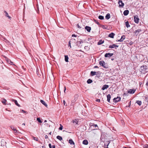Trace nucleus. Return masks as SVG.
<instances>
[{
  "instance_id": "nucleus-1",
  "label": "nucleus",
  "mask_w": 148,
  "mask_h": 148,
  "mask_svg": "<svg viewBox=\"0 0 148 148\" xmlns=\"http://www.w3.org/2000/svg\"><path fill=\"white\" fill-rule=\"evenodd\" d=\"M99 64L104 68L107 69L108 68V65L107 63H106L103 61H101L99 62Z\"/></svg>"
},
{
  "instance_id": "nucleus-2",
  "label": "nucleus",
  "mask_w": 148,
  "mask_h": 148,
  "mask_svg": "<svg viewBox=\"0 0 148 148\" xmlns=\"http://www.w3.org/2000/svg\"><path fill=\"white\" fill-rule=\"evenodd\" d=\"M121 98L120 97H117L116 98H114L113 99V101L115 103H117L121 100Z\"/></svg>"
},
{
  "instance_id": "nucleus-3",
  "label": "nucleus",
  "mask_w": 148,
  "mask_h": 148,
  "mask_svg": "<svg viewBox=\"0 0 148 148\" xmlns=\"http://www.w3.org/2000/svg\"><path fill=\"white\" fill-rule=\"evenodd\" d=\"M11 129L14 131V133L16 134L20 133V132L16 129H15L14 127L13 126H11Z\"/></svg>"
},
{
  "instance_id": "nucleus-4",
  "label": "nucleus",
  "mask_w": 148,
  "mask_h": 148,
  "mask_svg": "<svg viewBox=\"0 0 148 148\" xmlns=\"http://www.w3.org/2000/svg\"><path fill=\"white\" fill-rule=\"evenodd\" d=\"M141 69L142 71L143 72H147V66H143L141 67Z\"/></svg>"
},
{
  "instance_id": "nucleus-5",
  "label": "nucleus",
  "mask_w": 148,
  "mask_h": 148,
  "mask_svg": "<svg viewBox=\"0 0 148 148\" xmlns=\"http://www.w3.org/2000/svg\"><path fill=\"white\" fill-rule=\"evenodd\" d=\"M139 20V19L137 15H136L134 16V21L135 23H138Z\"/></svg>"
},
{
  "instance_id": "nucleus-6",
  "label": "nucleus",
  "mask_w": 148,
  "mask_h": 148,
  "mask_svg": "<svg viewBox=\"0 0 148 148\" xmlns=\"http://www.w3.org/2000/svg\"><path fill=\"white\" fill-rule=\"evenodd\" d=\"M119 4V6L121 7H123L124 6V4L122 2V1L120 0H119L118 2Z\"/></svg>"
},
{
  "instance_id": "nucleus-7",
  "label": "nucleus",
  "mask_w": 148,
  "mask_h": 148,
  "mask_svg": "<svg viewBox=\"0 0 148 148\" xmlns=\"http://www.w3.org/2000/svg\"><path fill=\"white\" fill-rule=\"evenodd\" d=\"M113 55V53H106L104 55V56L106 58L110 57L112 56Z\"/></svg>"
},
{
  "instance_id": "nucleus-8",
  "label": "nucleus",
  "mask_w": 148,
  "mask_h": 148,
  "mask_svg": "<svg viewBox=\"0 0 148 148\" xmlns=\"http://www.w3.org/2000/svg\"><path fill=\"white\" fill-rule=\"evenodd\" d=\"M141 31V30L140 29H138L136 30L134 32L135 35H136V36H137Z\"/></svg>"
},
{
  "instance_id": "nucleus-9",
  "label": "nucleus",
  "mask_w": 148,
  "mask_h": 148,
  "mask_svg": "<svg viewBox=\"0 0 148 148\" xmlns=\"http://www.w3.org/2000/svg\"><path fill=\"white\" fill-rule=\"evenodd\" d=\"M136 91V90H134V89H130L127 90V93L132 94L134 93Z\"/></svg>"
},
{
  "instance_id": "nucleus-10",
  "label": "nucleus",
  "mask_w": 148,
  "mask_h": 148,
  "mask_svg": "<svg viewBox=\"0 0 148 148\" xmlns=\"http://www.w3.org/2000/svg\"><path fill=\"white\" fill-rule=\"evenodd\" d=\"M99 71H98L97 72L95 71H92L90 72V74L91 76H94L97 75V73H99Z\"/></svg>"
},
{
  "instance_id": "nucleus-11",
  "label": "nucleus",
  "mask_w": 148,
  "mask_h": 148,
  "mask_svg": "<svg viewBox=\"0 0 148 148\" xmlns=\"http://www.w3.org/2000/svg\"><path fill=\"white\" fill-rule=\"evenodd\" d=\"M85 28L88 32H90L91 30V27L89 26H86L85 27Z\"/></svg>"
},
{
  "instance_id": "nucleus-12",
  "label": "nucleus",
  "mask_w": 148,
  "mask_h": 148,
  "mask_svg": "<svg viewBox=\"0 0 148 148\" xmlns=\"http://www.w3.org/2000/svg\"><path fill=\"white\" fill-rule=\"evenodd\" d=\"M109 87V86L107 85H104L103 87H102L101 89L103 90H105L106 89H107Z\"/></svg>"
},
{
  "instance_id": "nucleus-13",
  "label": "nucleus",
  "mask_w": 148,
  "mask_h": 148,
  "mask_svg": "<svg viewBox=\"0 0 148 148\" xmlns=\"http://www.w3.org/2000/svg\"><path fill=\"white\" fill-rule=\"evenodd\" d=\"M125 38V36L123 35L121 36V38L119 40H118V41L119 42H122V41H123V40Z\"/></svg>"
},
{
  "instance_id": "nucleus-14",
  "label": "nucleus",
  "mask_w": 148,
  "mask_h": 148,
  "mask_svg": "<svg viewBox=\"0 0 148 148\" xmlns=\"http://www.w3.org/2000/svg\"><path fill=\"white\" fill-rule=\"evenodd\" d=\"M12 101H13L14 102V103H15V104L16 105H17V106H18V107L20 106V105L18 103L17 101L16 100H15V99H12Z\"/></svg>"
},
{
  "instance_id": "nucleus-15",
  "label": "nucleus",
  "mask_w": 148,
  "mask_h": 148,
  "mask_svg": "<svg viewBox=\"0 0 148 148\" xmlns=\"http://www.w3.org/2000/svg\"><path fill=\"white\" fill-rule=\"evenodd\" d=\"M129 13V11L128 10H125L124 11L123 14L125 16L127 15Z\"/></svg>"
},
{
  "instance_id": "nucleus-16",
  "label": "nucleus",
  "mask_w": 148,
  "mask_h": 148,
  "mask_svg": "<svg viewBox=\"0 0 148 148\" xmlns=\"http://www.w3.org/2000/svg\"><path fill=\"white\" fill-rule=\"evenodd\" d=\"M40 101L41 103L43 105H44L46 107H47V105L46 104V103L45 102V101H44L43 100H41Z\"/></svg>"
},
{
  "instance_id": "nucleus-17",
  "label": "nucleus",
  "mask_w": 148,
  "mask_h": 148,
  "mask_svg": "<svg viewBox=\"0 0 148 148\" xmlns=\"http://www.w3.org/2000/svg\"><path fill=\"white\" fill-rule=\"evenodd\" d=\"M110 14L109 13H108L105 16V18L106 19L108 20L110 18Z\"/></svg>"
},
{
  "instance_id": "nucleus-18",
  "label": "nucleus",
  "mask_w": 148,
  "mask_h": 148,
  "mask_svg": "<svg viewBox=\"0 0 148 148\" xmlns=\"http://www.w3.org/2000/svg\"><path fill=\"white\" fill-rule=\"evenodd\" d=\"M114 34L113 33H111L109 34V37L112 38H113L114 36Z\"/></svg>"
},
{
  "instance_id": "nucleus-19",
  "label": "nucleus",
  "mask_w": 148,
  "mask_h": 148,
  "mask_svg": "<svg viewBox=\"0 0 148 148\" xmlns=\"http://www.w3.org/2000/svg\"><path fill=\"white\" fill-rule=\"evenodd\" d=\"M82 143L85 145H87L88 144V142L87 140H84L83 141Z\"/></svg>"
},
{
  "instance_id": "nucleus-20",
  "label": "nucleus",
  "mask_w": 148,
  "mask_h": 148,
  "mask_svg": "<svg viewBox=\"0 0 148 148\" xmlns=\"http://www.w3.org/2000/svg\"><path fill=\"white\" fill-rule=\"evenodd\" d=\"M107 101L109 102H110V100L111 98V96L110 94H108L107 95Z\"/></svg>"
},
{
  "instance_id": "nucleus-21",
  "label": "nucleus",
  "mask_w": 148,
  "mask_h": 148,
  "mask_svg": "<svg viewBox=\"0 0 148 148\" xmlns=\"http://www.w3.org/2000/svg\"><path fill=\"white\" fill-rule=\"evenodd\" d=\"M6 61L9 64H12L13 63L9 59L7 58L6 59Z\"/></svg>"
},
{
  "instance_id": "nucleus-22",
  "label": "nucleus",
  "mask_w": 148,
  "mask_h": 148,
  "mask_svg": "<svg viewBox=\"0 0 148 148\" xmlns=\"http://www.w3.org/2000/svg\"><path fill=\"white\" fill-rule=\"evenodd\" d=\"M69 143L71 145L74 144V143L72 139H69Z\"/></svg>"
},
{
  "instance_id": "nucleus-23",
  "label": "nucleus",
  "mask_w": 148,
  "mask_h": 148,
  "mask_svg": "<svg viewBox=\"0 0 148 148\" xmlns=\"http://www.w3.org/2000/svg\"><path fill=\"white\" fill-rule=\"evenodd\" d=\"M104 42V41H103L102 40H100L97 43L98 45H100L103 44Z\"/></svg>"
},
{
  "instance_id": "nucleus-24",
  "label": "nucleus",
  "mask_w": 148,
  "mask_h": 148,
  "mask_svg": "<svg viewBox=\"0 0 148 148\" xmlns=\"http://www.w3.org/2000/svg\"><path fill=\"white\" fill-rule=\"evenodd\" d=\"M125 24L127 28H128L130 27V25H129V22L128 21L125 22Z\"/></svg>"
},
{
  "instance_id": "nucleus-25",
  "label": "nucleus",
  "mask_w": 148,
  "mask_h": 148,
  "mask_svg": "<svg viewBox=\"0 0 148 148\" xmlns=\"http://www.w3.org/2000/svg\"><path fill=\"white\" fill-rule=\"evenodd\" d=\"M68 59H69V58L67 55H65V61L67 62H68Z\"/></svg>"
},
{
  "instance_id": "nucleus-26",
  "label": "nucleus",
  "mask_w": 148,
  "mask_h": 148,
  "mask_svg": "<svg viewBox=\"0 0 148 148\" xmlns=\"http://www.w3.org/2000/svg\"><path fill=\"white\" fill-rule=\"evenodd\" d=\"M4 13L5 14V16H7V17H8L10 19L11 17L10 16L8 15V13L6 12V11H4Z\"/></svg>"
},
{
  "instance_id": "nucleus-27",
  "label": "nucleus",
  "mask_w": 148,
  "mask_h": 148,
  "mask_svg": "<svg viewBox=\"0 0 148 148\" xmlns=\"http://www.w3.org/2000/svg\"><path fill=\"white\" fill-rule=\"evenodd\" d=\"M92 82V81L90 79H88L87 81V82L88 84H90Z\"/></svg>"
},
{
  "instance_id": "nucleus-28",
  "label": "nucleus",
  "mask_w": 148,
  "mask_h": 148,
  "mask_svg": "<svg viewBox=\"0 0 148 148\" xmlns=\"http://www.w3.org/2000/svg\"><path fill=\"white\" fill-rule=\"evenodd\" d=\"M56 138L57 139H58L59 140H61L62 139V138L59 136H57Z\"/></svg>"
},
{
  "instance_id": "nucleus-29",
  "label": "nucleus",
  "mask_w": 148,
  "mask_h": 148,
  "mask_svg": "<svg viewBox=\"0 0 148 148\" xmlns=\"http://www.w3.org/2000/svg\"><path fill=\"white\" fill-rule=\"evenodd\" d=\"M136 103L139 106L141 105L142 104L141 101H137Z\"/></svg>"
},
{
  "instance_id": "nucleus-30",
  "label": "nucleus",
  "mask_w": 148,
  "mask_h": 148,
  "mask_svg": "<svg viewBox=\"0 0 148 148\" xmlns=\"http://www.w3.org/2000/svg\"><path fill=\"white\" fill-rule=\"evenodd\" d=\"M98 18L100 20H103L104 19V17L102 16L99 15V16Z\"/></svg>"
},
{
  "instance_id": "nucleus-31",
  "label": "nucleus",
  "mask_w": 148,
  "mask_h": 148,
  "mask_svg": "<svg viewBox=\"0 0 148 148\" xmlns=\"http://www.w3.org/2000/svg\"><path fill=\"white\" fill-rule=\"evenodd\" d=\"M37 120L38 122L39 123H41L42 122L40 118H37Z\"/></svg>"
},
{
  "instance_id": "nucleus-32",
  "label": "nucleus",
  "mask_w": 148,
  "mask_h": 148,
  "mask_svg": "<svg viewBox=\"0 0 148 148\" xmlns=\"http://www.w3.org/2000/svg\"><path fill=\"white\" fill-rule=\"evenodd\" d=\"M6 102V100L4 99H3V100L2 101V102L3 103V104H5V103Z\"/></svg>"
},
{
  "instance_id": "nucleus-33",
  "label": "nucleus",
  "mask_w": 148,
  "mask_h": 148,
  "mask_svg": "<svg viewBox=\"0 0 148 148\" xmlns=\"http://www.w3.org/2000/svg\"><path fill=\"white\" fill-rule=\"evenodd\" d=\"M143 147L145 148H148V144H146L144 145Z\"/></svg>"
},
{
  "instance_id": "nucleus-34",
  "label": "nucleus",
  "mask_w": 148,
  "mask_h": 148,
  "mask_svg": "<svg viewBox=\"0 0 148 148\" xmlns=\"http://www.w3.org/2000/svg\"><path fill=\"white\" fill-rule=\"evenodd\" d=\"M60 127L59 128V129L60 130H62L63 129V126L61 124H60Z\"/></svg>"
},
{
  "instance_id": "nucleus-35",
  "label": "nucleus",
  "mask_w": 148,
  "mask_h": 148,
  "mask_svg": "<svg viewBox=\"0 0 148 148\" xmlns=\"http://www.w3.org/2000/svg\"><path fill=\"white\" fill-rule=\"evenodd\" d=\"M77 42H78V43H78V44H79V45H80L82 43H83L82 40H80V41H78Z\"/></svg>"
},
{
  "instance_id": "nucleus-36",
  "label": "nucleus",
  "mask_w": 148,
  "mask_h": 148,
  "mask_svg": "<svg viewBox=\"0 0 148 148\" xmlns=\"http://www.w3.org/2000/svg\"><path fill=\"white\" fill-rule=\"evenodd\" d=\"M114 46L113 45H110L109 46V48H114Z\"/></svg>"
},
{
  "instance_id": "nucleus-37",
  "label": "nucleus",
  "mask_w": 148,
  "mask_h": 148,
  "mask_svg": "<svg viewBox=\"0 0 148 148\" xmlns=\"http://www.w3.org/2000/svg\"><path fill=\"white\" fill-rule=\"evenodd\" d=\"M128 93L127 92V93H123V96H128Z\"/></svg>"
},
{
  "instance_id": "nucleus-38",
  "label": "nucleus",
  "mask_w": 148,
  "mask_h": 148,
  "mask_svg": "<svg viewBox=\"0 0 148 148\" xmlns=\"http://www.w3.org/2000/svg\"><path fill=\"white\" fill-rule=\"evenodd\" d=\"M145 101L148 102V97H145Z\"/></svg>"
},
{
  "instance_id": "nucleus-39",
  "label": "nucleus",
  "mask_w": 148,
  "mask_h": 148,
  "mask_svg": "<svg viewBox=\"0 0 148 148\" xmlns=\"http://www.w3.org/2000/svg\"><path fill=\"white\" fill-rule=\"evenodd\" d=\"M109 143H110V142H109L108 143H105L104 144V146H105V147L106 146H108V145Z\"/></svg>"
},
{
  "instance_id": "nucleus-40",
  "label": "nucleus",
  "mask_w": 148,
  "mask_h": 148,
  "mask_svg": "<svg viewBox=\"0 0 148 148\" xmlns=\"http://www.w3.org/2000/svg\"><path fill=\"white\" fill-rule=\"evenodd\" d=\"M95 23L96 24H98V25H100L99 22H98L97 21H96L95 20Z\"/></svg>"
},
{
  "instance_id": "nucleus-41",
  "label": "nucleus",
  "mask_w": 148,
  "mask_h": 148,
  "mask_svg": "<svg viewBox=\"0 0 148 148\" xmlns=\"http://www.w3.org/2000/svg\"><path fill=\"white\" fill-rule=\"evenodd\" d=\"M77 35H75V34H73L72 35V37H76L77 36Z\"/></svg>"
},
{
  "instance_id": "nucleus-42",
  "label": "nucleus",
  "mask_w": 148,
  "mask_h": 148,
  "mask_svg": "<svg viewBox=\"0 0 148 148\" xmlns=\"http://www.w3.org/2000/svg\"><path fill=\"white\" fill-rule=\"evenodd\" d=\"M34 139L36 140V141H38V138H36V137H34Z\"/></svg>"
},
{
  "instance_id": "nucleus-43",
  "label": "nucleus",
  "mask_w": 148,
  "mask_h": 148,
  "mask_svg": "<svg viewBox=\"0 0 148 148\" xmlns=\"http://www.w3.org/2000/svg\"><path fill=\"white\" fill-rule=\"evenodd\" d=\"M63 103L64 104V105L66 106H67V105H65V101L64 100L63 101Z\"/></svg>"
},
{
  "instance_id": "nucleus-44",
  "label": "nucleus",
  "mask_w": 148,
  "mask_h": 148,
  "mask_svg": "<svg viewBox=\"0 0 148 148\" xmlns=\"http://www.w3.org/2000/svg\"><path fill=\"white\" fill-rule=\"evenodd\" d=\"M100 99H97L96 100V101L98 102H100Z\"/></svg>"
},
{
  "instance_id": "nucleus-45",
  "label": "nucleus",
  "mask_w": 148,
  "mask_h": 148,
  "mask_svg": "<svg viewBox=\"0 0 148 148\" xmlns=\"http://www.w3.org/2000/svg\"><path fill=\"white\" fill-rule=\"evenodd\" d=\"M113 45L115 47H118L119 46L118 45H115V44H113Z\"/></svg>"
},
{
  "instance_id": "nucleus-46",
  "label": "nucleus",
  "mask_w": 148,
  "mask_h": 148,
  "mask_svg": "<svg viewBox=\"0 0 148 148\" xmlns=\"http://www.w3.org/2000/svg\"><path fill=\"white\" fill-rule=\"evenodd\" d=\"M146 85L148 86V79L147 80V82L146 84Z\"/></svg>"
},
{
  "instance_id": "nucleus-47",
  "label": "nucleus",
  "mask_w": 148,
  "mask_h": 148,
  "mask_svg": "<svg viewBox=\"0 0 148 148\" xmlns=\"http://www.w3.org/2000/svg\"><path fill=\"white\" fill-rule=\"evenodd\" d=\"M71 41H70L69 42V44H68V45L71 48Z\"/></svg>"
},
{
  "instance_id": "nucleus-48",
  "label": "nucleus",
  "mask_w": 148,
  "mask_h": 148,
  "mask_svg": "<svg viewBox=\"0 0 148 148\" xmlns=\"http://www.w3.org/2000/svg\"><path fill=\"white\" fill-rule=\"evenodd\" d=\"M48 138V136L47 135H46L45 136V139H47V138Z\"/></svg>"
},
{
  "instance_id": "nucleus-49",
  "label": "nucleus",
  "mask_w": 148,
  "mask_h": 148,
  "mask_svg": "<svg viewBox=\"0 0 148 148\" xmlns=\"http://www.w3.org/2000/svg\"><path fill=\"white\" fill-rule=\"evenodd\" d=\"M49 147L50 148H52L51 145V144H49Z\"/></svg>"
},
{
  "instance_id": "nucleus-50",
  "label": "nucleus",
  "mask_w": 148,
  "mask_h": 148,
  "mask_svg": "<svg viewBox=\"0 0 148 148\" xmlns=\"http://www.w3.org/2000/svg\"><path fill=\"white\" fill-rule=\"evenodd\" d=\"M77 26L78 28H81V27L79 26V24H77Z\"/></svg>"
},
{
  "instance_id": "nucleus-51",
  "label": "nucleus",
  "mask_w": 148,
  "mask_h": 148,
  "mask_svg": "<svg viewBox=\"0 0 148 148\" xmlns=\"http://www.w3.org/2000/svg\"><path fill=\"white\" fill-rule=\"evenodd\" d=\"M94 68H98L99 67H98V66H95L94 67Z\"/></svg>"
},
{
  "instance_id": "nucleus-52",
  "label": "nucleus",
  "mask_w": 148,
  "mask_h": 148,
  "mask_svg": "<svg viewBox=\"0 0 148 148\" xmlns=\"http://www.w3.org/2000/svg\"><path fill=\"white\" fill-rule=\"evenodd\" d=\"M94 126H95V127H98L97 125V124H95L94 125Z\"/></svg>"
},
{
  "instance_id": "nucleus-53",
  "label": "nucleus",
  "mask_w": 148,
  "mask_h": 148,
  "mask_svg": "<svg viewBox=\"0 0 148 148\" xmlns=\"http://www.w3.org/2000/svg\"><path fill=\"white\" fill-rule=\"evenodd\" d=\"M52 148H56V146L55 145H53L52 146Z\"/></svg>"
},
{
  "instance_id": "nucleus-54",
  "label": "nucleus",
  "mask_w": 148,
  "mask_h": 148,
  "mask_svg": "<svg viewBox=\"0 0 148 148\" xmlns=\"http://www.w3.org/2000/svg\"><path fill=\"white\" fill-rule=\"evenodd\" d=\"M21 111H22V112H24V113H25V112H26L24 110H21Z\"/></svg>"
},
{
  "instance_id": "nucleus-55",
  "label": "nucleus",
  "mask_w": 148,
  "mask_h": 148,
  "mask_svg": "<svg viewBox=\"0 0 148 148\" xmlns=\"http://www.w3.org/2000/svg\"><path fill=\"white\" fill-rule=\"evenodd\" d=\"M37 8L38 11H39V9L38 7V6L37 5Z\"/></svg>"
},
{
  "instance_id": "nucleus-56",
  "label": "nucleus",
  "mask_w": 148,
  "mask_h": 148,
  "mask_svg": "<svg viewBox=\"0 0 148 148\" xmlns=\"http://www.w3.org/2000/svg\"><path fill=\"white\" fill-rule=\"evenodd\" d=\"M71 40H75V42H76V40L75 39H74V38H73V39H71Z\"/></svg>"
},
{
  "instance_id": "nucleus-57",
  "label": "nucleus",
  "mask_w": 148,
  "mask_h": 148,
  "mask_svg": "<svg viewBox=\"0 0 148 148\" xmlns=\"http://www.w3.org/2000/svg\"><path fill=\"white\" fill-rule=\"evenodd\" d=\"M66 90V87L65 86L64 87V93L65 92V90Z\"/></svg>"
},
{
  "instance_id": "nucleus-58",
  "label": "nucleus",
  "mask_w": 148,
  "mask_h": 148,
  "mask_svg": "<svg viewBox=\"0 0 148 148\" xmlns=\"http://www.w3.org/2000/svg\"><path fill=\"white\" fill-rule=\"evenodd\" d=\"M114 58H112V59H111V60H114Z\"/></svg>"
},
{
  "instance_id": "nucleus-59",
  "label": "nucleus",
  "mask_w": 148,
  "mask_h": 148,
  "mask_svg": "<svg viewBox=\"0 0 148 148\" xmlns=\"http://www.w3.org/2000/svg\"><path fill=\"white\" fill-rule=\"evenodd\" d=\"M22 125H25V123H23L22 124Z\"/></svg>"
},
{
  "instance_id": "nucleus-60",
  "label": "nucleus",
  "mask_w": 148,
  "mask_h": 148,
  "mask_svg": "<svg viewBox=\"0 0 148 148\" xmlns=\"http://www.w3.org/2000/svg\"><path fill=\"white\" fill-rule=\"evenodd\" d=\"M47 122V121L46 120H45L44 121V122Z\"/></svg>"
},
{
  "instance_id": "nucleus-61",
  "label": "nucleus",
  "mask_w": 148,
  "mask_h": 148,
  "mask_svg": "<svg viewBox=\"0 0 148 148\" xmlns=\"http://www.w3.org/2000/svg\"><path fill=\"white\" fill-rule=\"evenodd\" d=\"M49 134L50 135H51V132L49 133Z\"/></svg>"
},
{
  "instance_id": "nucleus-62",
  "label": "nucleus",
  "mask_w": 148,
  "mask_h": 148,
  "mask_svg": "<svg viewBox=\"0 0 148 148\" xmlns=\"http://www.w3.org/2000/svg\"><path fill=\"white\" fill-rule=\"evenodd\" d=\"M103 28H105V29L106 28H105V27H103Z\"/></svg>"
},
{
  "instance_id": "nucleus-63",
  "label": "nucleus",
  "mask_w": 148,
  "mask_h": 148,
  "mask_svg": "<svg viewBox=\"0 0 148 148\" xmlns=\"http://www.w3.org/2000/svg\"><path fill=\"white\" fill-rule=\"evenodd\" d=\"M77 123H78V122H76V123L77 124Z\"/></svg>"
},
{
  "instance_id": "nucleus-64",
  "label": "nucleus",
  "mask_w": 148,
  "mask_h": 148,
  "mask_svg": "<svg viewBox=\"0 0 148 148\" xmlns=\"http://www.w3.org/2000/svg\"><path fill=\"white\" fill-rule=\"evenodd\" d=\"M38 77H40V76H39V75H38Z\"/></svg>"
}]
</instances>
